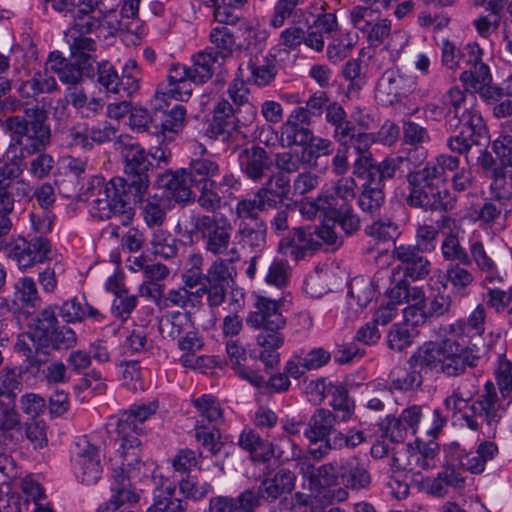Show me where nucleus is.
<instances>
[{"mask_svg": "<svg viewBox=\"0 0 512 512\" xmlns=\"http://www.w3.org/2000/svg\"><path fill=\"white\" fill-rule=\"evenodd\" d=\"M32 198V186L29 183L15 184L9 189L0 190V213L12 215L16 206Z\"/></svg>", "mask_w": 512, "mask_h": 512, "instance_id": "nucleus-33", "label": "nucleus"}, {"mask_svg": "<svg viewBox=\"0 0 512 512\" xmlns=\"http://www.w3.org/2000/svg\"><path fill=\"white\" fill-rule=\"evenodd\" d=\"M154 255L165 259L176 256L178 252L177 239L167 230H155L149 240Z\"/></svg>", "mask_w": 512, "mask_h": 512, "instance_id": "nucleus-41", "label": "nucleus"}, {"mask_svg": "<svg viewBox=\"0 0 512 512\" xmlns=\"http://www.w3.org/2000/svg\"><path fill=\"white\" fill-rule=\"evenodd\" d=\"M234 109L227 99L220 100L213 110V119L210 124V137L226 141L229 139L232 131L236 129L238 119Z\"/></svg>", "mask_w": 512, "mask_h": 512, "instance_id": "nucleus-17", "label": "nucleus"}, {"mask_svg": "<svg viewBox=\"0 0 512 512\" xmlns=\"http://www.w3.org/2000/svg\"><path fill=\"white\" fill-rule=\"evenodd\" d=\"M232 282L233 277L230 269L223 260L214 261L205 274L204 283L228 288Z\"/></svg>", "mask_w": 512, "mask_h": 512, "instance_id": "nucleus-58", "label": "nucleus"}, {"mask_svg": "<svg viewBox=\"0 0 512 512\" xmlns=\"http://www.w3.org/2000/svg\"><path fill=\"white\" fill-rule=\"evenodd\" d=\"M191 233H199L207 252L221 255L227 252L231 241V224L212 215H192Z\"/></svg>", "mask_w": 512, "mask_h": 512, "instance_id": "nucleus-9", "label": "nucleus"}, {"mask_svg": "<svg viewBox=\"0 0 512 512\" xmlns=\"http://www.w3.org/2000/svg\"><path fill=\"white\" fill-rule=\"evenodd\" d=\"M355 125L347 120L343 126L338 130L333 131L334 139L340 144V146H349L350 144L355 148L357 145H361L363 148H367L371 141L370 135L367 133L356 134Z\"/></svg>", "mask_w": 512, "mask_h": 512, "instance_id": "nucleus-43", "label": "nucleus"}, {"mask_svg": "<svg viewBox=\"0 0 512 512\" xmlns=\"http://www.w3.org/2000/svg\"><path fill=\"white\" fill-rule=\"evenodd\" d=\"M275 62V56L270 55L262 59L256 57L255 61L250 63L252 80L256 85L266 86L275 78L277 74Z\"/></svg>", "mask_w": 512, "mask_h": 512, "instance_id": "nucleus-42", "label": "nucleus"}, {"mask_svg": "<svg viewBox=\"0 0 512 512\" xmlns=\"http://www.w3.org/2000/svg\"><path fill=\"white\" fill-rule=\"evenodd\" d=\"M415 329L408 323L394 324L388 333V346L392 350L402 351L412 344Z\"/></svg>", "mask_w": 512, "mask_h": 512, "instance_id": "nucleus-46", "label": "nucleus"}, {"mask_svg": "<svg viewBox=\"0 0 512 512\" xmlns=\"http://www.w3.org/2000/svg\"><path fill=\"white\" fill-rule=\"evenodd\" d=\"M203 258L199 254H193L188 259L189 268L182 275L185 287L195 288L205 281V274L202 273Z\"/></svg>", "mask_w": 512, "mask_h": 512, "instance_id": "nucleus-60", "label": "nucleus"}, {"mask_svg": "<svg viewBox=\"0 0 512 512\" xmlns=\"http://www.w3.org/2000/svg\"><path fill=\"white\" fill-rule=\"evenodd\" d=\"M121 19L108 21V25L115 32L133 33L137 25L133 22L138 17L139 5L141 0H122Z\"/></svg>", "mask_w": 512, "mask_h": 512, "instance_id": "nucleus-40", "label": "nucleus"}, {"mask_svg": "<svg viewBox=\"0 0 512 512\" xmlns=\"http://www.w3.org/2000/svg\"><path fill=\"white\" fill-rule=\"evenodd\" d=\"M476 135L469 131H459L458 135L450 137L448 140V147L452 152L464 154L466 163L471 165V155L476 152L478 143L485 140V137H475Z\"/></svg>", "mask_w": 512, "mask_h": 512, "instance_id": "nucleus-39", "label": "nucleus"}, {"mask_svg": "<svg viewBox=\"0 0 512 512\" xmlns=\"http://www.w3.org/2000/svg\"><path fill=\"white\" fill-rule=\"evenodd\" d=\"M24 435L33 448L42 449L47 446L46 424L38 418H31L24 425Z\"/></svg>", "mask_w": 512, "mask_h": 512, "instance_id": "nucleus-54", "label": "nucleus"}, {"mask_svg": "<svg viewBox=\"0 0 512 512\" xmlns=\"http://www.w3.org/2000/svg\"><path fill=\"white\" fill-rule=\"evenodd\" d=\"M160 185L166 190L168 196L178 203L188 202L193 197L192 184L186 169L164 173L160 178Z\"/></svg>", "mask_w": 512, "mask_h": 512, "instance_id": "nucleus-21", "label": "nucleus"}, {"mask_svg": "<svg viewBox=\"0 0 512 512\" xmlns=\"http://www.w3.org/2000/svg\"><path fill=\"white\" fill-rule=\"evenodd\" d=\"M484 322L485 309L483 306L479 305L470 314L467 321L457 320L451 323L445 331L452 339H455L456 341L458 340L460 343H464L467 348V337L471 334L484 330Z\"/></svg>", "mask_w": 512, "mask_h": 512, "instance_id": "nucleus-22", "label": "nucleus"}, {"mask_svg": "<svg viewBox=\"0 0 512 512\" xmlns=\"http://www.w3.org/2000/svg\"><path fill=\"white\" fill-rule=\"evenodd\" d=\"M186 109L182 105H175L170 110L159 112L160 123L156 122L154 135L161 136L163 140H172L175 135L183 130L185 125Z\"/></svg>", "mask_w": 512, "mask_h": 512, "instance_id": "nucleus-20", "label": "nucleus"}, {"mask_svg": "<svg viewBox=\"0 0 512 512\" xmlns=\"http://www.w3.org/2000/svg\"><path fill=\"white\" fill-rule=\"evenodd\" d=\"M304 0H277L269 17V25L275 29L284 26L285 21L296 14V8Z\"/></svg>", "mask_w": 512, "mask_h": 512, "instance_id": "nucleus-49", "label": "nucleus"}, {"mask_svg": "<svg viewBox=\"0 0 512 512\" xmlns=\"http://www.w3.org/2000/svg\"><path fill=\"white\" fill-rule=\"evenodd\" d=\"M469 59L467 63L471 66L469 70L462 72L460 80L467 89L476 92L482 91L491 81L489 68L482 62V50L478 45L469 46Z\"/></svg>", "mask_w": 512, "mask_h": 512, "instance_id": "nucleus-16", "label": "nucleus"}, {"mask_svg": "<svg viewBox=\"0 0 512 512\" xmlns=\"http://www.w3.org/2000/svg\"><path fill=\"white\" fill-rule=\"evenodd\" d=\"M295 475L289 470L280 469L273 478L264 480L259 486L266 500L273 501L282 494L294 489Z\"/></svg>", "mask_w": 512, "mask_h": 512, "instance_id": "nucleus-28", "label": "nucleus"}, {"mask_svg": "<svg viewBox=\"0 0 512 512\" xmlns=\"http://www.w3.org/2000/svg\"><path fill=\"white\" fill-rule=\"evenodd\" d=\"M385 194L381 188L362 187L358 197V205L361 210L370 215L378 212L384 203Z\"/></svg>", "mask_w": 512, "mask_h": 512, "instance_id": "nucleus-52", "label": "nucleus"}, {"mask_svg": "<svg viewBox=\"0 0 512 512\" xmlns=\"http://www.w3.org/2000/svg\"><path fill=\"white\" fill-rule=\"evenodd\" d=\"M224 62L219 55L214 53L213 48L199 52L193 58V66L190 67L192 73L191 80L194 83H203L210 79L216 67H220Z\"/></svg>", "mask_w": 512, "mask_h": 512, "instance_id": "nucleus-26", "label": "nucleus"}, {"mask_svg": "<svg viewBox=\"0 0 512 512\" xmlns=\"http://www.w3.org/2000/svg\"><path fill=\"white\" fill-rule=\"evenodd\" d=\"M239 164L244 175L253 182H262L273 171V155L259 145L246 147L239 153Z\"/></svg>", "mask_w": 512, "mask_h": 512, "instance_id": "nucleus-12", "label": "nucleus"}, {"mask_svg": "<svg viewBox=\"0 0 512 512\" xmlns=\"http://www.w3.org/2000/svg\"><path fill=\"white\" fill-rule=\"evenodd\" d=\"M306 153L307 148H303L302 151L289 150L277 153L273 156L274 166L283 174L297 173L302 165L308 163Z\"/></svg>", "mask_w": 512, "mask_h": 512, "instance_id": "nucleus-38", "label": "nucleus"}, {"mask_svg": "<svg viewBox=\"0 0 512 512\" xmlns=\"http://www.w3.org/2000/svg\"><path fill=\"white\" fill-rule=\"evenodd\" d=\"M342 74L345 79L350 81L349 92H359L365 85V75L362 73V61L360 59H351L343 67Z\"/></svg>", "mask_w": 512, "mask_h": 512, "instance_id": "nucleus-59", "label": "nucleus"}, {"mask_svg": "<svg viewBox=\"0 0 512 512\" xmlns=\"http://www.w3.org/2000/svg\"><path fill=\"white\" fill-rule=\"evenodd\" d=\"M187 502L175 497V486L169 485L154 492L153 503L146 512H186Z\"/></svg>", "mask_w": 512, "mask_h": 512, "instance_id": "nucleus-29", "label": "nucleus"}, {"mask_svg": "<svg viewBox=\"0 0 512 512\" xmlns=\"http://www.w3.org/2000/svg\"><path fill=\"white\" fill-rule=\"evenodd\" d=\"M190 183L194 186H216L214 178L218 176L220 167L217 162L210 159H195L186 169Z\"/></svg>", "mask_w": 512, "mask_h": 512, "instance_id": "nucleus-24", "label": "nucleus"}, {"mask_svg": "<svg viewBox=\"0 0 512 512\" xmlns=\"http://www.w3.org/2000/svg\"><path fill=\"white\" fill-rule=\"evenodd\" d=\"M424 306L430 318H438L450 312L452 299L445 291H437L428 301L426 300Z\"/></svg>", "mask_w": 512, "mask_h": 512, "instance_id": "nucleus-61", "label": "nucleus"}, {"mask_svg": "<svg viewBox=\"0 0 512 512\" xmlns=\"http://www.w3.org/2000/svg\"><path fill=\"white\" fill-rule=\"evenodd\" d=\"M328 394L332 395L330 405L342 412L341 421H347L354 409V402L348 396L346 386H328Z\"/></svg>", "mask_w": 512, "mask_h": 512, "instance_id": "nucleus-51", "label": "nucleus"}, {"mask_svg": "<svg viewBox=\"0 0 512 512\" xmlns=\"http://www.w3.org/2000/svg\"><path fill=\"white\" fill-rule=\"evenodd\" d=\"M130 190L119 177L109 181L96 178L86 194L99 219L114 220L117 224L128 226L135 215L134 205L143 199V196L135 195Z\"/></svg>", "mask_w": 512, "mask_h": 512, "instance_id": "nucleus-2", "label": "nucleus"}, {"mask_svg": "<svg viewBox=\"0 0 512 512\" xmlns=\"http://www.w3.org/2000/svg\"><path fill=\"white\" fill-rule=\"evenodd\" d=\"M281 134L288 146H306L312 138V130L304 124H283Z\"/></svg>", "mask_w": 512, "mask_h": 512, "instance_id": "nucleus-55", "label": "nucleus"}, {"mask_svg": "<svg viewBox=\"0 0 512 512\" xmlns=\"http://www.w3.org/2000/svg\"><path fill=\"white\" fill-rule=\"evenodd\" d=\"M340 484L351 489H360L370 483V475L356 458L347 459L339 466Z\"/></svg>", "mask_w": 512, "mask_h": 512, "instance_id": "nucleus-27", "label": "nucleus"}, {"mask_svg": "<svg viewBox=\"0 0 512 512\" xmlns=\"http://www.w3.org/2000/svg\"><path fill=\"white\" fill-rule=\"evenodd\" d=\"M341 417L326 409H318L312 416L309 429L306 432L311 444L309 452L314 459L319 460L332 450L343 447L344 433Z\"/></svg>", "mask_w": 512, "mask_h": 512, "instance_id": "nucleus-6", "label": "nucleus"}, {"mask_svg": "<svg viewBox=\"0 0 512 512\" xmlns=\"http://www.w3.org/2000/svg\"><path fill=\"white\" fill-rule=\"evenodd\" d=\"M442 256L447 261H457L462 265L471 264V258L461 246L458 237L452 233L448 234L441 245Z\"/></svg>", "mask_w": 512, "mask_h": 512, "instance_id": "nucleus-48", "label": "nucleus"}, {"mask_svg": "<svg viewBox=\"0 0 512 512\" xmlns=\"http://www.w3.org/2000/svg\"><path fill=\"white\" fill-rule=\"evenodd\" d=\"M464 343L452 339L445 331L441 341L425 344L420 355L421 361L427 366L440 364L441 370L448 376H458L465 372L466 367L474 366L465 355Z\"/></svg>", "mask_w": 512, "mask_h": 512, "instance_id": "nucleus-7", "label": "nucleus"}, {"mask_svg": "<svg viewBox=\"0 0 512 512\" xmlns=\"http://www.w3.org/2000/svg\"><path fill=\"white\" fill-rule=\"evenodd\" d=\"M319 244L303 227L294 228L278 245V251L295 261L303 259L307 252L316 251Z\"/></svg>", "mask_w": 512, "mask_h": 512, "instance_id": "nucleus-15", "label": "nucleus"}, {"mask_svg": "<svg viewBox=\"0 0 512 512\" xmlns=\"http://www.w3.org/2000/svg\"><path fill=\"white\" fill-rule=\"evenodd\" d=\"M166 93L157 92L152 101L154 106V114L151 115L147 109L143 107H132L129 117V125L132 130L138 133H150L154 135L156 122L159 118V112L163 109L162 102L165 100Z\"/></svg>", "mask_w": 512, "mask_h": 512, "instance_id": "nucleus-19", "label": "nucleus"}, {"mask_svg": "<svg viewBox=\"0 0 512 512\" xmlns=\"http://www.w3.org/2000/svg\"><path fill=\"white\" fill-rule=\"evenodd\" d=\"M142 215L149 228L160 227L166 221V209L157 199H147L142 206Z\"/></svg>", "mask_w": 512, "mask_h": 512, "instance_id": "nucleus-57", "label": "nucleus"}, {"mask_svg": "<svg viewBox=\"0 0 512 512\" xmlns=\"http://www.w3.org/2000/svg\"><path fill=\"white\" fill-rule=\"evenodd\" d=\"M392 256L401 262L405 277L420 280L426 278L430 273V262L418 245H395Z\"/></svg>", "mask_w": 512, "mask_h": 512, "instance_id": "nucleus-13", "label": "nucleus"}, {"mask_svg": "<svg viewBox=\"0 0 512 512\" xmlns=\"http://www.w3.org/2000/svg\"><path fill=\"white\" fill-rule=\"evenodd\" d=\"M60 316L67 322L81 321L85 316L101 321L105 315L86 302L73 298L64 302L60 307Z\"/></svg>", "mask_w": 512, "mask_h": 512, "instance_id": "nucleus-31", "label": "nucleus"}, {"mask_svg": "<svg viewBox=\"0 0 512 512\" xmlns=\"http://www.w3.org/2000/svg\"><path fill=\"white\" fill-rule=\"evenodd\" d=\"M226 351L231 363L235 366L236 372L243 380L249 381L251 384L264 383V378L256 371L246 368L242 362L246 360V351L236 340H229L226 343Z\"/></svg>", "mask_w": 512, "mask_h": 512, "instance_id": "nucleus-32", "label": "nucleus"}, {"mask_svg": "<svg viewBox=\"0 0 512 512\" xmlns=\"http://www.w3.org/2000/svg\"><path fill=\"white\" fill-rule=\"evenodd\" d=\"M211 489L212 487L209 483L199 484L190 475H187L186 478H182L179 481L180 493L186 498L193 499L195 501L204 498Z\"/></svg>", "mask_w": 512, "mask_h": 512, "instance_id": "nucleus-63", "label": "nucleus"}, {"mask_svg": "<svg viewBox=\"0 0 512 512\" xmlns=\"http://www.w3.org/2000/svg\"><path fill=\"white\" fill-rule=\"evenodd\" d=\"M210 39L212 44L215 45L213 48L214 53L219 55V58L224 62L233 52L235 45V39L226 26L216 27L211 31Z\"/></svg>", "mask_w": 512, "mask_h": 512, "instance_id": "nucleus-44", "label": "nucleus"}, {"mask_svg": "<svg viewBox=\"0 0 512 512\" xmlns=\"http://www.w3.org/2000/svg\"><path fill=\"white\" fill-rule=\"evenodd\" d=\"M157 406L154 403L133 405L129 410L123 413L124 418L121 420L122 425H128L133 431L138 433L136 423H143L152 414L156 412Z\"/></svg>", "mask_w": 512, "mask_h": 512, "instance_id": "nucleus-56", "label": "nucleus"}, {"mask_svg": "<svg viewBox=\"0 0 512 512\" xmlns=\"http://www.w3.org/2000/svg\"><path fill=\"white\" fill-rule=\"evenodd\" d=\"M17 162L15 157L11 161H0V190L9 189L15 184L28 183L22 178L23 170Z\"/></svg>", "mask_w": 512, "mask_h": 512, "instance_id": "nucleus-50", "label": "nucleus"}, {"mask_svg": "<svg viewBox=\"0 0 512 512\" xmlns=\"http://www.w3.org/2000/svg\"><path fill=\"white\" fill-rule=\"evenodd\" d=\"M246 322L253 328L262 329L256 340L263 348L259 359L267 370H273L279 364L280 355L277 349L284 343V336L280 330L285 325V318L279 312L278 302L265 297H258L254 310L246 318Z\"/></svg>", "mask_w": 512, "mask_h": 512, "instance_id": "nucleus-4", "label": "nucleus"}, {"mask_svg": "<svg viewBox=\"0 0 512 512\" xmlns=\"http://www.w3.org/2000/svg\"><path fill=\"white\" fill-rule=\"evenodd\" d=\"M350 298L363 309L374 299L376 291L372 281L363 276L354 277L348 284Z\"/></svg>", "mask_w": 512, "mask_h": 512, "instance_id": "nucleus-36", "label": "nucleus"}, {"mask_svg": "<svg viewBox=\"0 0 512 512\" xmlns=\"http://www.w3.org/2000/svg\"><path fill=\"white\" fill-rule=\"evenodd\" d=\"M485 391V394L472 404L471 410L475 415L485 419L487 424L491 426L493 422L499 421L496 408L498 395L495 386H485Z\"/></svg>", "mask_w": 512, "mask_h": 512, "instance_id": "nucleus-34", "label": "nucleus"}, {"mask_svg": "<svg viewBox=\"0 0 512 512\" xmlns=\"http://www.w3.org/2000/svg\"><path fill=\"white\" fill-rule=\"evenodd\" d=\"M238 236L240 243L256 252H261L266 245L267 224L265 221L257 223H240Z\"/></svg>", "mask_w": 512, "mask_h": 512, "instance_id": "nucleus-30", "label": "nucleus"}, {"mask_svg": "<svg viewBox=\"0 0 512 512\" xmlns=\"http://www.w3.org/2000/svg\"><path fill=\"white\" fill-rule=\"evenodd\" d=\"M32 331L26 336L43 357L53 351L68 350L77 343L75 331L67 326H59L54 309H43L34 319Z\"/></svg>", "mask_w": 512, "mask_h": 512, "instance_id": "nucleus-5", "label": "nucleus"}, {"mask_svg": "<svg viewBox=\"0 0 512 512\" xmlns=\"http://www.w3.org/2000/svg\"><path fill=\"white\" fill-rule=\"evenodd\" d=\"M16 296L23 307H37L40 304V297L36 284L32 278L24 277L16 285Z\"/></svg>", "mask_w": 512, "mask_h": 512, "instance_id": "nucleus-53", "label": "nucleus"}, {"mask_svg": "<svg viewBox=\"0 0 512 512\" xmlns=\"http://www.w3.org/2000/svg\"><path fill=\"white\" fill-rule=\"evenodd\" d=\"M49 70L38 71L33 76L21 82L17 91L21 98L29 99L34 98L40 94H50L58 89L55 78L48 74Z\"/></svg>", "mask_w": 512, "mask_h": 512, "instance_id": "nucleus-23", "label": "nucleus"}, {"mask_svg": "<svg viewBox=\"0 0 512 512\" xmlns=\"http://www.w3.org/2000/svg\"><path fill=\"white\" fill-rule=\"evenodd\" d=\"M47 121L48 113L39 105L25 108L22 116H10L5 120L6 129L14 135L10 147L19 146L15 160L21 162L37 154L30 162L29 172L38 179L48 176L55 164L54 158L44 153L51 143V129Z\"/></svg>", "mask_w": 512, "mask_h": 512, "instance_id": "nucleus-1", "label": "nucleus"}, {"mask_svg": "<svg viewBox=\"0 0 512 512\" xmlns=\"http://www.w3.org/2000/svg\"><path fill=\"white\" fill-rule=\"evenodd\" d=\"M189 328H192V323L189 316L185 313H174L171 316L162 317L159 320V332L163 338L176 339L180 338L182 334Z\"/></svg>", "mask_w": 512, "mask_h": 512, "instance_id": "nucleus-35", "label": "nucleus"}, {"mask_svg": "<svg viewBox=\"0 0 512 512\" xmlns=\"http://www.w3.org/2000/svg\"><path fill=\"white\" fill-rule=\"evenodd\" d=\"M408 195L406 203L411 208L430 212H449L456 206V196L445 188L436 166L426 165L406 175Z\"/></svg>", "mask_w": 512, "mask_h": 512, "instance_id": "nucleus-3", "label": "nucleus"}, {"mask_svg": "<svg viewBox=\"0 0 512 512\" xmlns=\"http://www.w3.org/2000/svg\"><path fill=\"white\" fill-rule=\"evenodd\" d=\"M444 278L452 285L453 291L461 295L465 294L467 287L474 281L473 274L460 263L450 264L445 271Z\"/></svg>", "mask_w": 512, "mask_h": 512, "instance_id": "nucleus-45", "label": "nucleus"}, {"mask_svg": "<svg viewBox=\"0 0 512 512\" xmlns=\"http://www.w3.org/2000/svg\"><path fill=\"white\" fill-rule=\"evenodd\" d=\"M418 86L417 77L410 72L388 69L378 82V90L396 100L408 97Z\"/></svg>", "mask_w": 512, "mask_h": 512, "instance_id": "nucleus-14", "label": "nucleus"}, {"mask_svg": "<svg viewBox=\"0 0 512 512\" xmlns=\"http://www.w3.org/2000/svg\"><path fill=\"white\" fill-rule=\"evenodd\" d=\"M498 340L499 334L482 330L467 337L468 347L465 352L468 350L474 352L476 354L475 358H479L486 355Z\"/></svg>", "mask_w": 512, "mask_h": 512, "instance_id": "nucleus-47", "label": "nucleus"}, {"mask_svg": "<svg viewBox=\"0 0 512 512\" xmlns=\"http://www.w3.org/2000/svg\"><path fill=\"white\" fill-rule=\"evenodd\" d=\"M50 250L51 245L47 238L34 236L27 240L18 236L9 243L8 256L17 263L20 269L25 270L37 263L44 262Z\"/></svg>", "mask_w": 512, "mask_h": 512, "instance_id": "nucleus-11", "label": "nucleus"}, {"mask_svg": "<svg viewBox=\"0 0 512 512\" xmlns=\"http://www.w3.org/2000/svg\"><path fill=\"white\" fill-rule=\"evenodd\" d=\"M357 184L352 177H342L335 183L333 187V195L341 206H351L356 197Z\"/></svg>", "mask_w": 512, "mask_h": 512, "instance_id": "nucleus-62", "label": "nucleus"}, {"mask_svg": "<svg viewBox=\"0 0 512 512\" xmlns=\"http://www.w3.org/2000/svg\"><path fill=\"white\" fill-rule=\"evenodd\" d=\"M450 117L445 118L446 125L450 128H460V131H469L475 134V137H485L486 127L483 118L478 110L472 105L457 112L455 122L450 121Z\"/></svg>", "mask_w": 512, "mask_h": 512, "instance_id": "nucleus-25", "label": "nucleus"}, {"mask_svg": "<svg viewBox=\"0 0 512 512\" xmlns=\"http://www.w3.org/2000/svg\"><path fill=\"white\" fill-rule=\"evenodd\" d=\"M124 158V176L119 177L135 195L144 196L148 190L150 180L148 171L152 163L145 150L138 144H125L122 148Z\"/></svg>", "mask_w": 512, "mask_h": 512, "instance_id": "nucleus-8", "label": "nucleus"}, {"mask_svg": "<svg viewBox=\"0 0 512 512\" xmlns=\"http://www.w3.org/2000/svg\"><path fill=\"white\" fill-rule=\"evenodd\" d=\"M262 499H265V496L260 487L246 489L235 497L237 511L254 512L260 506Z\"/></svg>", "mask_w": 512, "mask_h": 512, "instance_id": "nucleus-64", "label": "nucleus"}, {"mask_svg": "<svg viewBox=\"0 0 512 512\" xmlns=\"http://www.w3.org/2000/svg\"><path fill=\"white\" fill-rule=\"evenodd\" d=\"M264 211H267V209L255 192L252 197L239 200L234 213L241 223H249L248 221L257 223V221H264L260 217V213Z\"/></svg>", "mask_w": 512, "mask_h": 512, "instance_id": "nucleus-37", "label": "nucleus"}, {"mask_svg": "<svg viewBox=\"0 0 512 512\" xmlns=\"http://www.w3.org/2000/svg\"><path fill=\"white\" fill-rule=\"evenodd\" d=\"M46 70L57 74L63 84L75 87L84 77L94 76L95 60L92 56H71L66 59L60 52L54 51L46 61Z\"/></svg>", "mask_w": 512, "mask_h": 512, "instance_id": "nucleus-10", "label": "nucleus"}, {"mask_svg": "<svg viewBox=\"0 0 512 512\" xmlns=\"http://www.w3.org/2000/svg\"><path fill=\"white\" fill-rule=\"evenodd\" d=\"M355 150L359 155L353 165V174L363 181L362 187L383 189L384 180L380 175V170L372 157V153L361 145L355 146Z\"/></svg>", "mask_w": 512, "mask_h": 512, "instance_id": "nucleus-18", "label": "nucleus"}]
</instances>
